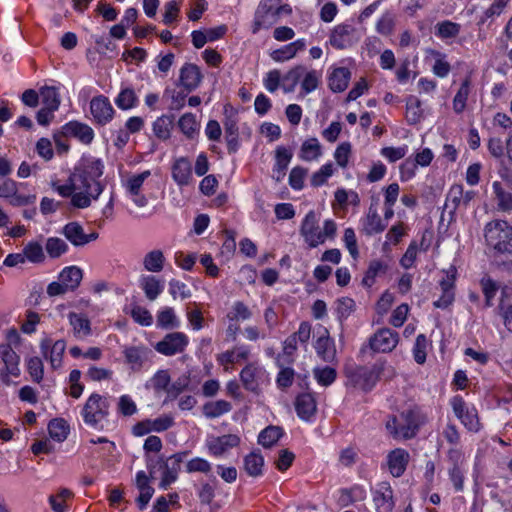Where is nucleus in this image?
I'll return each instance as SVG.
<instances>
[{
  "instance_id": "nucleus-1",
  "label": "nucleus",
  "mask_w": 512,
  "mask_h": 512,
  "mask_svg": "<svg viewBox=\"0 0 512 512\" xmlns=\"http://www.w3.org/2000/svg\"><path fill=\"white\" fill-rule=\"evenodd\" d=\"M484 238L491 264L512 273V226L505 220H492L485 225Z\"/></svg>"
},
{
  "instance_id": "nucleus-2",
  "label": "nucleus",
  "mask_w": 512,
  "mask_h": 512,
  "mask_svg": "<svg viewBox=\"0 0 512 512\" xmlns=\"http://www.w3.org/2000/svg\"><path fill=\"white\" fill-rule=\"evenodd\" d=\"M383 370L384 362L378 361L371 368L361 365H346L344 374L347 378V385L368 392L375 386Z\"/></svg>"
},
{
  "instance_id": "nucleus-3",
  "label": "nucleus",
  "mask_w": 512,
  "mask_h": 512,
  "mask_svg": "<svg viewBox=\"0 0 512 512\" xmlns=\"http://www.w3.org/2000/svg\"><path fill=\"white\" fill-rule=\"evenodd\" d=\"M398 340L399 335L397 332L389 328L379 329L369 339L368 345L363 346L360 349V356L364 357L368 349H370L372 352H390L396 347Z\"/></svg>"
},
{
  "instance_id": "nucleus-4",
  "label": "nucleus",
  "mask_w": 512,
  "mask_h": 512,
  "mask_svg": "<svg viewBox=\"0 0 512 512\" xmlns=\"http://www.w3.org/2000/svg\"><path fill=\"white\" fill-rule=\"evenodd\" d=\"M109 403L97 393H93L88 398L82 409V416L86 424L96 426L98 422L108 415Z\"/></svg>"
},
{
  "instance_id": "nucleus-5",
  "label": "nucleus",
  "mask_w": 512,
  "mask_h": 512,
  "mask_svg": "<svg viewBox=\"0 0 512 512\" xmlns=\"http://www.w3.org/2000/svg\"><path fill=\"white\" fill-rule=\"evenodd\" d=\"M189 343L188 337L182 332H171L157 342L154 349L165 356H173L182 353Z\"/></svg>"
},
{
  "instance_id": "nucleus-6",
  "label": "nucleus",
  "mask_w": 512,
  "mask_h": 512,
  "mask_svg": "<svg viewBox=\"0 0 512 512\" xmlns=\"http://www.w3.org/2000/svg\"><path fill=\"white\" fill-rule=\"evenodd\" d=\"M188 451L179 452L164 460L163 456H160L161 469H163V477L160 482L162 489H167L173 482L177 480L178 472L180 471L181 463L184 458L188 455Z\"/></svg>"
},
{
  "instance_id": "nucleus-7",
  "label": "nucleus",
  "mask_w": 512,
  "mask_h": 512,
  "mask_svg": "<svg viewBox=\"0 0 512 512\" xmlns=\"http://www.w3.org/2000/svg\"><path fill=\"white\" fill-rule=\"evenodd\" d=\"M203 75L200 68L193 63H185L179 70L177 87L182 91L190 93L198 88L202 82Z\"/></svg>"
},
{
  "instance_id": "nucleus-8",
  "label": "nucleus",
  "mask_w": 512,
  "mask_h": 512,
  "mask_svg": "<svg viewBox=\"0 0 512 512\" xmlns=\"http://www.w3.org/2000/svg\"><path fill=\"white\" fill-rule=\"evenodd\" d=\"M0 359L4 365L3 368L0 369V378L5 384H9V376H18L20 373L18 367L20 357L9 344H0Z\"/></svg>"
},
{
  "instance_id": "nucleus-9",
  "label": "nucleus",
  "mask_w": 512,
  "mask_h": 512,
  "mask_svg": "<svg viewBox=\"0 0 512 512\" xmlns=\"http://www.w3.org/2000/svg\"><path fill=\"white\" fill-rule=\"evenodd\" d=\"M356 29L350 24H339L333 28L329 42L336 49H346L356 42Z\"/></svg>"
},
{
  "instance_id": "nucleus-10",
  "label": "nucleus",
  "mask_w": 512,
  "mask_h": 512,
  "mask_svg": "<svg viewBox=\"0 0 512 512\" xmlns=\"http://www.w3.org/2000/svg\"><path fill=\"white\" fill-rule=\"evenodd\" d=\"M457 270L454 266H451L447 272L445 277L440 281V287L442 290L441 297L433 303L436 308L446 309L448 308L454 301L455 293H454V283L456 279Z\"/></svg>"
},
{
  "instance_id": "nucleus-11",
  "label": "nucleus",
  "mask_w": 512,
  "mask_h": 512,
  "mask_svg": "<svg viewBox=\"0 0 512 512\" xmlns=\"http://www.w3.org/2000/svg\"><path fill=\"white\" fill-rule=\"evenodd\" d=\"M318 230L319 225L316 214L314 211H309L302 222L300 234L311 248H315L323 243L322 236Z\"/></svg>"
},
{
  "instance_id": "nucleus-12",
  "label": "nucleus",
  "mask_w": 512,
  "mask_h": 512,
  "mask_svg": "<svg viewBox=\"0 0 512 512\" xmlns=\"http://www.w3.org/2000/svg\"><path fill=\"white\" fill-rule=\"evenodd\" d=\"M377 512H391L394 508L393 491L388 482H381L373 493Z\"/></svg>"
},
{
  "instance_id": "nucleus-13",
  "label": "nucleus",
  "mask_w": 512,
  "mask_h": 512,
  "mask_svg": "<svg viewBox=\"0 0 512 512\" xmlns=\"http://www.w3.org/2000/svg\"><path fill=\"white\" fill-rule=\"evenodd\" d=\"M63 134L77 138L83 144H90L94 139L93 129L84 123L70 121L63 126Z\"/></svg>"
},
{
  "instance_id": "nucleus-14",
  "label": "nucleus",
  "mask_w": 512,
  "mask_h": 512,
  "mask_svg": "<svg viewBox=\"0 0 512 512\" xmlns=\"http://www.w3.org/2000/svg\"><path fill=\"white\" fill-rule=\"evenodd\" d=\"M314 347L317 355L324 362L331 363L336 359L335 343L334 340L329 337V332L326 328L323 329V334L316 340Z\"/></svg>"
},
{
  "instance_id": "nucleus-15",
  "label": "nucleus",
  "mask_w": 512,
  "mask_h": 512,
  "mask_svg": "<svg viewBox=\"0 0 512 512\" xmlns=\"http://www.w3.org/2000/svg\"><path fill=\"white\" fill-rule=\"evenodd\" d=\"M91 113L97 123L104 125L113 118L114 110L108 98H92Z\"/></svg>"
},
{
  "instance_id": "nucleus-16",
  "label": "nucleus",
  "mask_w": 512,
  "mask_h": 512,
  "mask_svg": "<svg viewBox=\"0 0 512 512\" xmlns=\"http://www.w3.org/2000/svg\"><path fill=\"white\" fill-rule=\"evenodd\" d=\"M297 415L305 421H309L317 410L316 400L311 393H302L295 400Z\"/></svg>"
},
{
  "instance_id": "nucleus-17",
  "label": "nucleus",
  "mask_w": 512,
  "mask_h": 512,
  "mask_svg": "<svg viewBox=\"0 0 512 512\" xmlns=\"http://www.w3.org/2000/svg\"><path fill=\"white\" fill-rule=\"evenodd\" d=\"M351 72L348 68L337 67L328 75V85L333 93L343 92L349 84Z\"/></svg>"
},
{
  "instance_id": "nucleus-18",
  "label": "nucleus",
  "mask_w": 512,
  "mask_h": 512,
  "mask_svg": "<svg viewBox=\"0 0 512 512\" xmlns=\"http://www.w3.org/2000/svg\"><path fill=\"white\" fill-rule=\"evenodd\" d=\"M276 163L273 168L272 178L280 182L286 175L287 167L292 159V153L283 146H279L275 151Z\"/></svg>"
},
{
  "instance_id": "nucleus-19",
  "label": "nucleus",
  "mask_w": 512,
  "mask_h": 512,
  "mask_svg": "<svg viewBox=\"0 0 512 512\" xmlns=\"http://www.w3.org/2000/svg\"><path fill=\"white\" fill-rule=\"evenodd\" d=\"M409 454L403 449H395L388 454V467L394 477H400L406 470Z\"/></svg>"
},
{
  "instance_id": "nucleus-20",
  "label": "nucleus",
  "mask_w": 512,
  "mask_h": 512,
  "mask_svg": "<svg viewBox=\"0 0 512 512\" xmlns=\"http://www.w3.org/2000/svg\"><path fill=\"white\" fill-rule=\"evenodd\" d=\"M240 438L235 434H227L214 438L209 442V450L215 456L224 454L229 448L238 446Z\"/></svg>"
},
{
  "instance_id": "nucleus-21",
  "label": "nucleus",
  "mask_w": 512,
  "mask_h": 512,
  "mask_svg": "<svg viewBox=\"0 0 512 512\" xmlns=\"http://www.w3.org/2000/svg\"><path fill=\"white\" fill-rule=\"evenodd\" d=\"M42 107L36 114L39 125L48 126L54 118V112L60 106L59 98H43Z\"/></svg>"
},
{
  "instance_id": "nucleus-22",
  "label": "nucleus",
  "mask_w": 512,
  "mask_h": 512,
  "mask_svg": "<svg viewBox=\"0 0 512 512\" xmlns=\"http://www.w3.org/2000/svg\"><path fill=\"white\" fill-rule=\"evenodd\" d=\"M237 118H228L224 120L225 140L227 149L230 154L236 153L239 149V130L237 126Z\"/></svg>"
},
{
  "instance_id": "nucleus-23",
  "label": "nucleus",
  "mask_w": 512,
  "mask_h": 512,
  "mask_svg": "<svg viewBox=\"0 0 512 512\" xmlns=\"http://www.w3.org/2000/svg\"><path fill=\"white\" fill-rule=\"evenodd\" d=\"M64 237L75 247L85 246V232L83 227L78 222H69L63 228L61 232Z\"/></svg>"
},
{
  "instance_id": "nucleus-24",
  "label": "nucleus",
  "mask_w": 512,
  "mask_h": 512,
  "mask_svg": "<svg viewBox=\"0 0 512 512\" xmlns=\"http://www.w3.org/2000/svg\"><path fill=\"white\" fill-rule=\"evenodd\" d=\"M150 350L144 346H131L124 350L126 362L133 370H140Z\"/></svg>"
},
{
  "instance_id": "nucleus-25",
  "label": "nucleus",
  "mask_w": 512,
  "mask_h": 512,
  "mask_svg": "<svg viewBox=\"0 0 512 512\" xmlns=\"http://www.w3.org/2000/svg\"><path fill=\"white\" fill-rule=\"evenodd\" d=\"M83 278L82 270L77 266L65 267L59 274L61 281L68 290L74 291L81 283Z\"/></svg>"
},
{
  "instance_id": "nucleus-26",
  "label": "nucleus",
  "mask_w": 512,
  "mask_h": 512,
  "mask_svg": "<svg viewBox=\"0 0 512 512\" xmlns=\"http://www.w3.org/2000/svg\"><path fill=\"white\" fill-rule=\"evenodd\" d=\"M191 175V164L186 158H180L174 163L172 176L179 185H187L191 179Z\"/></svg>"
},
{
  "instance_id": "nucleus-27",
  "label": "nucleus",
  "mask_w": 512,
  "mask_h": 512,
  "mask_svg": "<svg viewBox=\"0 0 512 512\" xmlns=\"http://www.w3.org/2000/svg\"><path fill=\"white\" fill-rule=\"evenodd\" d=\"M305 48V43L303 40H296L295 42L289 43L283 46L280 49L274 50L271 53V57L273 60L277 62H283L293 58L298 51L303 50Z\"/></svg>"
},
{
  "instance_id": "nucleus-28",
  "label": "nucleus",
  "mask_w": 512,
  "mask_h": 512,
  "mask_svg": "<svg viewBox=\"0 0 512 512\" xmlns=\"http://www.w3.org/2000/svg\"><path fill=\"white\" fill-rule=\"evenodd\" d=\"M140 286L150 301H154L163 290L161 281L153 275L143 276L140 279Z\"/></svg>"
},
{
  "instance_id": "nucleus-29",
  "label": "nucleus",
  "mask_w": 512,
  "mask_h": 512,
  "mask_svg": "<svg viewBox=\"0 0 512 512\" xmlns=\"http://www.w3.org/2000/svg\"><path fill=\"white\" fill-rule=\"evenodd\" d=\"M301 92L308 94L313 92L321 83L322 74L317 70H308L303 66V73H301Z\"/></svg>"
},
{
  "instance_id": "nucleus-30",
  "label": "nucleus",
  "mask_w": 512,
  "mask_h": 512,
  "mask_svg": "<svg viewBox=\"0 0 512 512\" xmlns=\"http://www.w3.org/2000/svg\"><path fill=\"white\" fill-rule=\"evenodd\" d=\"M284 431L280 426L269 425L258 436V443L264 448L273 447L283 436Z\"/></svg>"
},
{
  "instance_id": "nucleus-31",
  "label": "nucleus",
  "mask_w": 512,
  "mask_h": 512,
  "mask_svg": "<svg viewBox=\"0 0 512 512\" xmlns=\"http://www.w3.org/2000/svg\"><path fill=\"white\" fill-rule=\"evenodd\" d=\"M422 106L423 103L419 98H407L406 120L409 124H417L424 117L425 109Z\"/></svg>"
},
{
  "instance_id": "nucleus-32",
  "label": "nucleus",
  "mask_w": 512,
  "mask_h": 512,
  "mask_svg": "<svg viewBox=\"0 0 512 512\" xmlns=\"http://www.w3.org/2000/svg\"><path fill=\"white\" fill-rule=\"evenodd\" d=\"M264 458L260 453L251 452L244 457V469L249 476L258 477L262 475Z\"/></svg>"
},
{
  "instance_id": "nucleus-33",
  "label": "nucleus",
  "mask_w": 512,
  "mask_h": 512,
  "mask_svg": "<svg viewBox=\"0 0 512 512\" xmlns=\"http://www.w3.org/2000/svg\"><path fill=\"white\" fill-rule=\"evenodd\" d=\"M165 257L161 250L148 252L143 259V266L149 272H160L164 267Z\"/></svg>"
},
{
  "instance_id": "nucleus-34",
  "label": "nucleus",
  "mask_w": 512,
  "mask_h": 512,
  "mask_svg": "<svg viewBox=\"0 0 512 512\" xmlns=\"http://www.w3.org/2000/svg\"><path fill=\"white\" fill-rule=\"evenodd\" d=\"M386 224L382 222L381 217L377 213V210L370 206L366 221L364 224V230L367 235H373L384 231Z\"/></svg>"
},
{
  "instance_id": "nucleus-35",
  "label": "nucleus",
  "mask_w": 512,
  "mask_h": 512,
  "mask_svg": "<svg viewBox=\"0 0 512 512\" xmlns=\"http://www.w3.org/2000/svg\"><path fill=\"white\" fill-rule=\"evenodd\" d=\"M303 66H296L281 77V88L284 93H291L301 80Z\"/></svg>"
},
{
  "instance_id": "nucleus-36",
  "label": "nucleus",
  "mask_w": 512,
  "mask_h": 512,
  "mask_svg": "<svg viewBox=\"0 0 512 512\" xmlns=\"http://www.w3.org/2000/svg\"><path fill=\"white\" fill-rule=\"evenodd\" d=\"M49 435L52 439L62 442L69 433V425L62 418L52 419L48 424Z\"/></svg>"
},
{
  "instance_id": "nucleus-37",
  "label": "nucleus",
  "mask_w": 512,
  "mask_h": 512,
  "mask_svg": "<svg viewBox=\"0 0 512 512\" xmlns=\"http://www.w3.org/2000/svg\"><path fill=\"white\" fill-rule=\"evenodd\" d=\"M68 318L76 335L82 334L83 336H88L91 334L90 321L86 316L70 312Z\"/></svg>"
},
{
  "instance_id": "nucleus-38",
  "label": "nucleus",
  "mask_w": 512,
  "mask_h": 512,
  "mask_svg": "<svg viewBox=\"0 0 512 512\" xmlns=\"http://www.w3.org/2000/svg\"><path fill=\"white\" fill-rule=\"evenodd\" d=\"M461 26L450 20L439 22L435 26V34L441 39L455 38L459 35Z\"/></svg>"
},
{
  "instance_id": "nucleus-39",
  "label": "nucleus",
  "mask_w": 512,
  "mask_h": 512,
  "mask_svg": "<svg viewBox=\"0 0 512 512\" xmlns=\"http://www.w3.org/2000/svg\"><path fill=\"white\" fill-rule=\"evenodd\" d=\"M45 249L50 258L56 259L65 254L68 251L69 246L61 238L49 237L46 240Z\"/></svg>"
},
{
  "instance_id": "nucleus-40",
  "label": "nucleus",
  "mask_w": 512,
  "mask_h": 512,
  "mask_svg": "<svg viewBox=\"0 0 512 512\" xmlns=\"http://www.w3.org/2000/svg\"><path fill=\"white\" fill-rule=\"evenodd\" d=\"M232 406L228 401L218 400L208 402L203 406V413L208 418H216L231 410Z\"/></svg>"
},
{
  "instance_id": "nucleus-41",
  "label": "nucleus",
  "mask_w": 512,
  "mask_h": 512,
  "mask_svg": "<svg viewBox=\"0 0 512 512\" xmlns=\"http://www.w3.org/2000/svg\"><path fill=\"white\" fill-rule=\"evenodd\" d=\"M499 313L506 329L512 332V295L504 294L499 303Z\"/></svg>"
},
{
  "instance_id": "nucleus-42",
  "label": "nucleus",
  "mask_w": 512,
  "mask_h": 512,
  "mask_svg": "<svg viewBox=\"0 0 512 512\" xmlns=\"http://www.w3.org/2000/svg\"><path fill=\"white\" fill-rule=\"evenodd\" d=\"M23 254L25 259L32 263H42L45 260V254L43 251V247L38 242H29L25 245L23 249Z\"/></svg>"
},
{
  "instance_id": "nucleus-43",
  "label": "nucleus",
  "mask_w": 512,
  "mask_h": 512,
  "mask_svg": "<svg viewBox=\"0 0 512 512\" xmlns=\"http://www.w3.org/2000/svg\"><path fill=\"white\" fill-rule=\"evenodd\" d=\"M386 269L387 266L384 265L381 261H371L365 273V276L362 279V285L368 288L371 287L375 282L376 276L379 275L380 273H385Z\"/></svg>"
},
{
  "instance_id": "nucleus-44",
  "label": "nucleus",
  "mask_w": 512,
  "mask_h": 512,
  "mask_svg": "<svg viewBox=\"0 0 512 512\" xmlns=\"http://www.w3.org/2000/svg\"><path fill=\"white\" fill-rule=\"evenodd\" d=\"M157 326L162 329H173L179 326V321L172 308L167 307L158 313Z\"/></svg>"
},
{
  "instance_id": "nucleus-45",
  "label": "nucleus",
  "mask_w": 512,
  "mask_h": 512,
  "mask_svg": "<svg viewBox=\"0 0 512 512\" xmlns=\"http://www.w3.org/2000/svg\"><path fill=\"white\" fill-rule=\"evenodd\" d=\"M257 368L253 364H248L240 373V378L245 389L255 392L258 389L256 380Z\"/></svg>"
},
{
  "instance_id": "nucleus-46",
  "label": "nucleus",
  "mask_w": 512,
  "mask_h": 512,
  "mask_svg": "<svg viewBox=\"0 0 512 512\" xmlns=\"http://www.w3.org/2000/svg\"><path fill=\"white\" fill-rule=\"evenodd\" d=\"M493 191L498 201V207L502 211H509L512 209V195L505 191L500 182L493 183Z\"/></svg>"
},
{
  "instance_id": "nucleus-47",
  "label": "nucleus",
  "mask_w": 512,
  "mask_h": 512,
  "mask_svg": "<svg viewBox=\"0 0 512 512\" xmlns=\"http://www.w3.org/2000/svg\"><path fill=\"white\" fill-rule=\"evenodd\" d=\"M401 416L405 420V424L401 426L402 437L403 438H411L415 434V430L418 429V422L416 420V415L412 410H407L402 412Z\"/></svg>"
},
{
  "instance_id": "nucleus-48",
  "label": "nucleus",
  "mask_w": 512,
  "mask_h": 512,
  "mask_svg": "<svg viewBox=\"0 0 512 512\" xmlns=\"http://www.w3.org/2000/svg\"><path fill=\"white\" fill-rule=\"evenodd\" d=\"M173 119L170 116H162L159 117L153 123V131L156 137L162 140H166L170 136V127L172 125Z\"/></svg>"
},
{
  "instance_id": "nucleus-49",
  "label": "nucleus",
  "mask_w": 512,
  "mask_h": 512,
  "mask_svg": "<svg viewBox=\"0 0 512 512\" xmlns=\"http://www.w3.org/2000/svg\"><path fill=\"white\" fill-rule=\"evenodd\" d=\"M432 54L435 57V62L432 66L433 73L436 76L441 77V78L446 77L450 73V70H451V65L446 60V55H444L438 51H433Z\"/></svg>"
},
{
  "instance_id": "nucleus-50",
  "label": "nucleus",
  "mask_w": 512,
  "mask_h": 512,
  "mask_svg": "<svg viewBox=\"0 0 512 512\" xmlns=\"http://www.w3.org/2000/svg\"><path fill=\"white\" fill-rule=\"evenodd\" d=\"M104 165L100 159H87L83 164L82 173L90 177L92 181L97 180L103 174Z\"/></svg>"
},
{
  "instance_id": "nucleus-51",
  "label": "nucleus",
  "mask_w": 512,
  "mask_h": 512,
  "mask_svg": "<svg viewBox=\"0 0 512 512\" xmlns=\"http://www.w3.org/2000/svg\"><path fill=\"white\" fill-rule=\"evenodd\" d=\"M313 374L317 382L323 386L331 385L337 377L336 370L329 366H326L324 368L316 367L313 370Z\"/></svg>"
},
{
  "instance_id": "nucleus-52",
  "label": "nucleus",
  "mask_w": 512,
  "mask_h": 512,
  "mask_svg": "<svg viewBox=\"0 0 512 512\" xmlns=\"http://www.w3.org/2000/svg\"><path fill=\"white\" fill-rule=\"evenodd\" d=\"M320 144L316 138L305 141L301 147V158L310 161L320 156Z\"/></svg>"
},
{
  "instance_id": "nucleus-53",
  "label": "nucleus",
  "mask_w": 512,
  "mask_h": 512,
  "mask_svg": "<svg viewBox=\"0 0 512 512\" xmlns=\"http://www.w3.org/2000/svg\"><path fill=\"white\" fill-rule=\"evenodd\" d=\"M273 17L272 14L260 13V8H257L252 29L253 33H257L262 28L268 29L274 25L277 21Z\"/></svg>"
},
{
  "instance_id": "nucleus-54",
  "label": "nucleus",
  "mask_w": 512,
  "mask_h": 512,
  "mask_svg": "<svg viewBox=\"0 0 512 512\" xmlns=\"http://www.w3.org/2000/svg\"><path fill=\"white\" fill-rule=\"evenodd\" d=\"M355 310V301L349 297H342L337 300L336 313L338 319L343 321Z\"/></svg>"
},
{
  "instance_id": "nucleus-55",
  "label": "nucleus",
  "mask_w": 512,
  "mask_h": 512,
  "mask_svg": "<svg viewBox=\"0 0 512 512\" xmlns=\"http://www.w3.org/2000/svg\"><path fill=\"white\" fill-rule=\"evenodd\" d=\"M150 171L146 170L140 174L134 175L128 179L126 188L130 195H138L144 181L150 176Z\"/></svg>"
},
{
  "instance_id": "nucleus-56",
  "label": "nucleus",
  "mask_w": 512,
  "mask_h": 512,
  "mask_svg": "<svg viewBox=\"0 0 512 512\" xmlns=\"http://www.w3.org/2000/svg\"><path fill=\"white\" fill-rule=\"evenodd\" d=\"M66 349V342L64 340H57L51 347L50 350V362L53 368L61 366L62 356Z\"/></svg>"
},
{
  "instance_id": "nucleus-57",
  "label": "nucleus",
  "mask_w": 512,
  "mask_h": 512,
  "mask_svg": "<svg viewBox=\"0 0 512 512\" xmlns=\"http://www.w3.org/2000/svg\"><path fill=\"white\" fill-rule=\"evenodd\" d=\"M426 347V336L424 334H419L413 348L414 359L418 364H423L426 361Z\"/></svg>"
},
{
  "instance_id": "nucleus-58",
  "label": "nucleus",
  "mask_w": 512,
  "mask_h": 512,
  "mask_svg": "<svg viewBox=\"0 0 512 512\" xmlns=\"http://www.w3.org/2000/svg\"><path fill=\"white\" fill-rule=\"evenodd\" d=\"M178 126L185 135L192 137L196 131L197 122L194 115L187 113L179 119Z\"/></svg>"
},
{
  "instance_id": "nucleus-59",
  "label": "nucleus",
  "mask_w": 512,
  "mask_h": 512,
  "mask_svg": "<svg viewBox=\"0 0 512 512\" xmlns=\"http://www.w3.org/2000/svg\"><path fill=\"white\" fill-rule=\"evenodd\" d=\"M481 286H482L483 294L485 296V306L490 307V306H492V300L494 299V297L498 291V286L490 278L482 279Z\"/></svg>"
},
{
  "instance_id": "nucleus-60",
  "label": "nucleus",
  "mask_w": 512,
  "mask_h": 512,
  "mask_svg": "<svg viewBox=\"0 0 512 512\" xmlns=\"http://www.w3.org/2000/svg\"><path fill=\"white\" fill-rule=\"evenodd\" d=\"M394 17L391 13H384L376 24V30L382 35H389L394 29Z\"/></svg>"
},
{
  "instance_id": "nucleus-61",
  "label": "nucleus",
  "mask_w": 512,
  "mask_h": 512,
  "mask_svg": "<svg viewBox=\"0 0 512 512\" xmlns=\"http://www.w3.org/2000/svg\"><path fill=\"white\" fill-rule=\"evenodd\" d=\"M307 170L297 166L294 167L289 175V184L295 190H300L303 188L304 178L306 176Z\"/></svg>"
},
{
  "instance_id": "nucleus-62",
  "label": "nucleus",
  "mask_w": 512,
  "mask_h": 512,
  "mask_svg": "<svg viewBox=\"0 0 512 512\" xmlns=\"http://www.w3.org/2000/svg\"><path fill=\"white\" fill-rule=\"evenodd\" d=\"M28 371L32 379L40 382L43 379V363L39 357H32L28 361Z\"/></svg>"
},
{
  "instance_id": "nucleus-63",
  "label": "nucleus",
  "mask_w": 512,
  "mask_h": 512,
  "mask_svg": "<svg viewBox=\"0 0 512 512\" xmlns=\"http://www.w3.org/2000/svg\"><path fill=\"white\" fill-rule=\"evenodd\" d=\"M351 153V144L349 142L341 143L335 151L334 157L340 167H346Z\"/></svg>"
},
{
  "instance_id": "nucleus-64",
  "label": "nucleus",
  "mask_w": 512,
  "mask_h": 512,
  "mask_svg": "<svg viewBox=\"0 0 512 512\" xmlns=\"http://www.w3.org/2000/svg\"><path fill=\"white\" fill-rule=\"evenodd\" d=\"M133 319L142 326H150L153 322L152 315L150 312L140 306H136L131 311Z\"/></svg>"
}]
</instances>
